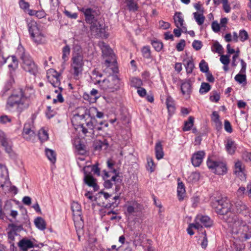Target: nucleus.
Listing matches in <instances>:
<instances>
[{"instance_id": "603ef678", "label": "nucleus", "mask_w": 251, "mask_h": 251, "mask_svg": "<svg viewBox=\"0 0 251 251\" xmlns=\"http://www.w3.org/2000/svg\"><path fill=\"white\" fill-rule=\"evenodd\" d=\"M7 59L11 60L12 62V64L8 65L9 68H12L15 69L18 67V63L16 57L12 56L11 57H8Z\"/></svg>"}, {"instance_id": "774afa93", "label": "nucleus", "mask_w": 251, "mask_h": 251, "mask_svg": "<svg viewBox=\"0 0 251 251\" xmlns=\"http://www.w3.org/2000/svg\"><path fill=\"white\" fill-rule=\"evenodd\" d=\"M192 46L196 50H198L201 48V42L200 41L195 40L193 42Z\"/></svg>"}, {"instance_id": "79ce46f5", "label": "nucleus", "mask_w": 251, "mask_h": 251, "mask_svg": "<svg viewBox=\"0 0 251 251\" xmlns=\"http://www.w3.org/2000/svg\"><path fill=\"white\" fill-rule=\"evenodd\" d=\"M127 6L130 11H136L138 9L137 4L133 0H126Z\"/></svg>"}, {"instance_id": "37998d69", "label": "nucleus", "mask_w": 251, "mask_h": 251, "mask_svg": "<svg viewBox=\"0 0 251 251\" xmlns=\"http://www.w3.org/2000/svg\"><path fill=\"white\" fill-rule=\"evenodd\" d=\"M211 89L210 85L206 82H202L201 84L199 92L201 94L206 93L208 92Z\"/></svg>"}, {"instance_id": "412c9836", "label": "nucleus", "mask_w": 251, "mask_h": 251, "mask_svg": "<svg viewBox=\"0 0 251 251\" xmlns=\"http://www.w3.org/2000/svg\"><path fill=\"white\" fill-rule=\"evenodd\" d=\"M180 179L178 178V186H177V196L179 201H182L184 199V197L185 194V189L184 187V185L182 183V182L180 181Z\"/></svg>"}, {"instance_id": "0e129e2a", "label": "nucleus", "mask_w": 251, "mask_h": 251, "mask_svg": "<svg viewBox=\"0 0 251 251\" xmlns=\"http://www.w3.org/2000/svg\"><path fill=\"white\" fill-rule=\"evenodd\" d=\"M55 114L56 112L54 111L53 109H51L50 106L48 107L47 111L46 112V115L49 119L53 117Z\"/></svg>"}, {"instance_id": "ea45409f", "label": "nucleus", "mask_w": 251, "mask_h": 251, "mask_svg": "<svg viewBox=\"0 0 251 251\" xmlns=\"http://www.w3.org/2000/svg\"><path fill=\"white\" fill-rule=\"evenodd\" d=\"M38 136L42 141H47L49 138L48 133L44 128H42L39 131Z\"/></svg>"}, {"instance_id": "052dcab7", "label": "nucleus", "mask_w": 251, "mask_h": 251, "mask_svg": "<svg viewBox=\"0 0 251 251\" xmlns=\"http://www.w3.org/2000/svg\"><path fill=\"white\" fill-rule=\"evenodd\" d=\"M76 149L79 152L80 154H84L86 152L85 150L84 149V146L80 143L75 146Z\"/></svg>"}, {"instance_id": "de8ad7c7", "label": "nucleus", "mask_w": 251, "mask_h": 251, "mask_svg": "<svg viewBox=\"0 0 251 251\" xmlns=\"http://www.w3.org/2000/svg\"><path fill=\"white\" fill-rule=\"evenodd\" d=\"M214 49H212L213 51L217 52L218 53H222L223 52V48L222 46L217 42H215L213 44Z\"/></svg>"}, {"instance_id": "f3484780", "label": "nucleus", "mask_w": 251, "mask_h": 251, "mask_svg": "<svg viewBox=\"0 0 251 251\" xmlns=\"http://www.w3.org/2000/svg\"><path fill=\"white\" fill-rule=\"evenodd\" d=\"M126 206L127 212L130 214L140 212L143 209V206L135 201L127 204Z\"/></svg>"}, {"instance_id": "f704fd0d", "label": "nucleus", "mask_w": 251, "mask_h": 251, "mask_svg": "<svg viewBox=\"0 0 251 251\" xmlns=\"http://www.w3.org/2000/svg\"><path fill=\"white\" fill-rule=\"evenodd\" d=\"M194 118L190 116L189 117L188 121L185 122L183 130L184 131L190 130L194 125Z\"/></svg>"}, {"instance_id": "13d9d810", "label": "nucleus", "mask_w": 251, "mask_h": 251, "mask_svg": "<svg viewBox=\"0 0 251 251\" xmlns=\"http://www.w3.org/2000/svg\"><path fill=\"white\" fill-rule=\"evenodd\" d=\"M220 60L224 65H228L230 62L229 56L227 55H222Z\"/></svg>"}, {"instance_id": "6ab92c4d", "label": "nucleus", "mask_w": 251, "mask_h": 251, "mask_svg": "<svg viewBox=\"0 0 251 251\" xmlns=\"http://www.w3.org/2000/svg\"><path fill=\"white\" fill-rule=\"evenodd\" d=\"M90 29L92 33L95 34L96 35H100V34L103 32V29L102 25L100 24L96 20L93 22V23L90 24Z\"/></svg>"}, {"instance_id": "7ed1b4c3", "label": "nucleus", "mask_w": 251, "mask_h": 251, "mask_svg": "<svg viewBox=\"0 0 251 251\" xmlns=\"http://www.w3.org/2000/svg\"><path fill=\"white\" fill-rule=\"evenodd\" d=\"M83 58L82 52L80 49L74 50L72 58L71 72L75 79H78L82 75L84 65Z\"/></svg>"}, {"instance_id": "1a4fd4ad", "label": "nucleus", "mask_w": 251, "mask_h": 251, "mask_svg": "<svg viewBox=\"0 0 251 251\" xmlns=\"http://www.w3.org/2000/svg\"><path fill=\"white\" fill-rule=\"evenodd\" d=\"M0 144L6 153L10 156L12 155L13 154L12 143L7 139L5 133L1 130H0Z\"/></svg>"}, {"instance_id": "680f3d73", "label": "nucleus", "mask_w": 251, "mask_h": 251, "mask_svg": "<svg viewBox=\"0 0 251 251\" xmlns=\"http://www.w3.org/2000/svg\"><path fill=\"white\" fill-rule=\"evenodd\" d=\"M203 235V237L202 238V240L201 242V246L203 249H205L208 245V240L206 237V234L205 231H204L203 233H202Z\"/></svg>"}, {"instance_id": "7c9ffc66", "label": "nucleus", "mask_w": 251, "mask_h": 251, "mask_svg": "<svg viewBox=\"0 0 251 251\" xmlns=\"http://www.w3.org/2000/svg\"><path fill=\"white\" fill-rule=\"evenodd\" d=\"M203 12H194L193 13L194 18L199 25H202L205 20V17L203 14Z\"/></svg>"}, {"instance_id": "338daca9", "label": "nucleus", "mask_w": 251, "mask_h": 251, "mask_svg": "<svg viewBox=\"0 0 251 251\" xmlns=\"http://www.w3.org/2000/svg\"><path fill=\"white\" fill-rule=\"evenodd\" d=\"M224 127L226 131L227 132L231 133L232 132V128L231 124L228 121L226 120L225 121Z\"/></svg>"}, {"instance_id": "a18cd8bd", "label": "nucleus", "mask_w": 251, "mask_h": 251, "mask_svg": "<svg viewBox=\"0 0 251 251\" xmlns=\"http://www.w3.org/2000/svg\"><path fill=\"white\" fill-rule=\"evenodd\" d=\"M85 117L84 114L80 115L79 114H75L72 118V122L74 125H77L76 122L79 119L84 120Z\"/></svg>"}, {"instance_id": "cd10ccee", "label": "nucleus", "mask_w": 251, "mask_h": 251, "mask_svg": "<svg viewBox=\"0 0 251 251\" xmlns=\"http://www.w3.org/2000/svg\"><path fill=\"white\" fill-rule=\"evenodd\" d=\"M155 151L156 158L158 160L162 158L164 156V152L161 144L160 142H158L156 144Z\"/></svg>"}, {"instance_id": "393cba45", "label": "nucleus", "mask_w": 251, "mask_h": 251, "mask_svg": "<svg viewBox=\"0 0 251 251\" xmlns=\"http://www.w3.org/2000/svg\"><path fill=\"white\" fill-rule=\"evenodd\" d=\"M226 171V165L224 163L218 162L214 170V173L220 175H223Z\"/></svg>"}, {"instance_id": "c03bdc74", "label": "nucleus", "mask_w": 251, "mask_h": 251, "mask_svg": "<svg viewBox=\"0 0 251 251\" xmlns=\"http://www.w3.org/2000/svg\"><path fill=\"white\" fill-rule=\"evenodd\" d=\"M62 59L64 60V61H66L68 59V56L69 55L70 52V48L68 46L66 45L65 46L62 50Z\"/></svg>"}, {"instance_id": "2f4dec72", "label": "nucleus", "mask_w": 251, "mask_h": 251, "mask_svg": "<svg viewBox=\"0 0 251 251\" xmlns=\"http://www.w3.org/2000/svg\"><path fill=\"white\" fill-rule=\"evenodd\" d=\"M48 78L49 81L50 82V83L51 84V85L54 88L60 86V82L59 79V76H56L54 75H48Z\"/></svg>"}, {"instance_id": "5701e85b", "label": "nucleus", "mask_w": 251, "mask_h": 251, "mask_svg": "<svg viewBox=\"0 0 251 251\" xmlns=\"http://www.w3.org/2000/svg\"><path fill=\"white\" fill-rule=\"evenodd\" d=\"M181 90L183 95L189 98L191 92V85L189 82H184L181 84Z\"/></svg>"}, {"instance_id": "9b49d317", "label": "nucleus", "mask_w": 251, "mask_h": 251, "mask_svg": "<svg viewBox=\"0 0 251 251\" xmlns=\"http://www.w3.org/2000/svg\"><path fill=\"white\" fill-rule=\"evenodd\" d=\"M74 221L77 236L80 240V237L84 234V222L81 216L74 217Z\"/></svg>"}, {"instance_id": "3c124183", "label": "nucleus", "mask_w": 251, "mask_h": 251, "mask_svg": "<svg viewBox=\"0 0 251 251\" xmlns=\"http://www.w3.org/2000/svg\"><path fill=\"white\" fill-rule=\"evenodd\" d=\"M199 67L200 70L203 73H206L208 71V66L206 62L204 60H202L200 64Z\"/></svg>"}, {"instance_id": "4468645a", "label": "nucleus", "mask_w": 251, "mask_h": 251, "mask_svg": "<svg viewBox=\"0 0 251 251\" xmlns=\"http://www.w3.org/2000/svg\"><path fill=\"white\" fill-rule=\"evenodd\" d=\"M33 127L29 124H25L23 128V135L25 139L30 140L35 136Z\"/></svg>"}, {"instance_id": "6e6552de", "label": "nucleus", "mask_w": 251, "mask_h": 251, "mask_svg": "<svg viewBox=\"0 0 251 251\" xmlns=\"http://www.w3.org/2000/svg\"><path fill=\"white\" fill-rule=\"evenodd\" d=\"M102 56L105 58V65L106 67H108L111 63L115 62V57L112 50L105 43L102 42L100 44Z\"/></svg>"}, {"instance_id": "8fccbe9b", "label": "nucleus", "mask_w": 251, "mask_h": 251, "mask_svg": "<svg viewBox=\"0 0 251 251\" xmlns=\"http://www.w3.org/2000/svg\"><path fill=\"white\" fill-rule=\"evenodd\" d=\"M193 228H194L197 229H200L199 226L198 224H196L195 223H193V224H190L189 225V227L187 228L188 233L190 235H192L194 234V232L193 231V230H192Z\"/></svg>"}, {"instance_id": "69168bd1", "label": "nucleus", "mask_w": 251, "mask_h": 251, "mask_svg": "<svg viewBox=\"0 0 251 251\" xmlns=\"http://www.w3.org/2000/svg\"><path fill=\"white\" fill-rule=\"evenodd\" d=\"M218 162L214 161L208 159L207 161V165L209 169H211L214 171Z\"/></svg>"}, {"instance_id": "f8f14e48", "label": "nucleus", "mask_w": 251, "mask_h": 251, "mask_svg": "<svg viewBox=\"0 0 251 251\" xmlns=\"http://www.w3.org/2000/svg\"><path fill=\"white\" fill-rule=\"evenodd\" d=\"M80 11L83 13L86 22L88 24H92L96 20L95 17V11L92 8L83 7Z\"/></svg>"}, {"instance_id": "20e7f679", "label": "nucleus", "mask_w": 251, "mask_h": 251, "mask_svg": "<svg viewBox=\"0 0 251 251\" xmlns=\"http://www.w3.org/2000/svg\"><path fill=\"white\" fill-rule=\"evenodd\" d=\"M95 83L98 84L102 90L107 92H114L120 89V80L116 75L109 76L102 81L96 80Z\"/></svg>"}, {"instance_id": "473e14b6", "label": "nucleus", "mask_w": 251, "mask_h": 251, "mask_svg": "<svg viewBox=\"0 0 251 251\" xmlns=\"http://www.w3.org/2000/svg\"><path fill=\"white\" fill-rule=\"evenodd\" d=\"M119 199V196H115L112 197L111 199L107 201V203L106 205V207H110L111 206L116 207L118 206V203H117V201Z\"/></svg>"}, {"instance_id": "f257e3e1", "label": "nucleus", "mask_w": 251, "mask_h": 251, "mask_svg": "<svg viewBox=\"0 0 251 251\" xmlns=\"http://www.w3.org/2000/svg\"><path fill=\"white\" fill-rule=\"evenodd\" d=\"M223 219L227 223L232 233H240L246 239L248 238L247 232L249 230V226L246 225L245 222L240 220L234 213H230L229 216L224 217Z\"/></svg>"}, {"instance_id": "58836bf2", "label": "nucleus", "mask_w": 251, "mask_h": 251, "mask_svg": "<svg viewBox=\"0 0 251 251\" xmlns=\"http://www.w3.org/2000/svg\"><path fill=\"white\" fill-rule=\"evenodd\" d=\"M112 180L113 181L114 184L115 186V191L116 192L119 191L120 188V184H121L122 180L119 178L118 176H112Z\"/></svg>"}, {"instance_id": "a19ab883", "label": "nucleus", "mask_w": 251, "mask_h": 251, "mask_svg": "<svg viewBox=\"0 0 251 251\" xmlns=\"http://www.w3.org/2000/svg\"><path fill=\"white\" fill-rule=\"evenodd\" d=\"M244 169V166L242 163L240 161H237L235 164V173L243 174V170Z\"/></svg>"}, {"instance_id": "4be33fe9", "label": "nucleus", "mask_w": 251, "mask_h": 251, "mask_svg": "<svg viewBox=\"0 0 251 251\" xmlns=\"http://www.w3.org/2000/svg\"><path fill=\"white\" fill-rule=\"evenodd\" d=\"M71 208L73 217L81 216V207L78 202L74 201L72 203Z\"/></svg>"}, {"instance_id": "4d7b16f0", "label": "nucleus", "mask_w": 251, "mask_h": 251, "mask_svg": "<svg viewBox=\"0 0 251 251\" xmlns=\"http://www.w3.org/2000/svg\"><path fill=\"white\" fill-rule=\"evenodd\" d=\"M239 37L241 41H245L248 38V34L247 32L244 30H241L239 33Z\"/></svg>"}, {"instance_id": "4c0bfd02", "label": "nucleus", "mask_w": 251, "mask_h": 251, "mask_svg": "<svg viewBox=\"0 0 251 251\" xmlns=\"http://www.w3.org/2000/svg\"><path fill=\"white\" fill-rule=\"evenodd\" d=\"M186 64L185 65L186 72L188 74L192 73L195 67L194 64L192 60H186Z\"/></svg>"}, {"instance_id": "e433bc0d", "label": "nucleus", "mask_w": 251, "mask_h": 251, "mask_svg": "<svg viewBox=\"0 0 251 251\" xmlns=\"http://www.w3.org/2000/svg\"><path fill=\"white\" fill-rule=\"evenodd\" d=\"M108 146V143L107 140H104L103 142L99 141L96 142L95 148L96 150H105Z\"/></svg>"}, {"instance_id": "72a5a7b5", "label": "nucleus", "mask_w": 251, "mask_h": 251, "mask_svg": "<svg viewBox=\"0 0 251 251\" xmlns=\"http://www.w3.org/2000/svg\"><path fill=\"white\" fill-rule=\"evenodd\" d=\"M46 154L48 158L52 163L56 161V154L54 151L50 149H46Z\"/></svg>"}, {"instance_id": "864d4df0", "label": "nucleus", "mask_w": 251, "mask_h": 251, "mask_svg": "<svg viewBox=\"0 0 251 251\" xmlns=\"http://www.w3.org/2000/svg\"><path fill=\"white\" fill-rule=\"evenodd\" d=\"M142 52L144 57L149 58L151 56V50L149 47H144L142 50Z\"/></svg>"}, {"instance_id": "f03ea898", "label": "nucleus", "mask_w": 251, "mask_h": 251, "mask_svg": "<svg viewBox=\"0 0 251 251\" xmlns=\"http://www.w3.org/2000/svg\"><path fill=\"white\" fill-rule=\"evenodd\" d=\"M7 105L11 107L16 106L17 111L21 113L28 107L29 100L22 89H18L8 98Z\"/></svg>"}, {"instance_id": "e2e57ef3", "label": "nucleus", "mask_w": 251, "mask_h": 251, "mask_svg": "<svg viewBox=\"0 0 251 251\" xmlns=\"http://www.w3.org/2000/svg\"><path fill=\"white\" fill-rule=\"evenodd\" d=\"M185 46V41L184 40H181L180 42L176 45V48L179 51H182Z\"/></svg>"}, {"instance_id": "a878e982", "label": "nucleus", "mask_w": 251, "mask_h": 251, "mask_svg": "<svg viewBox=\"0 0 251 251\" xmlns=\"http://www.w3.org/2000/svg\"><path fill=\"white\" fill-rule=\"evenodd\" d=\"M34 224L40 230H44L46 228V223L42 217H39L36 218L34 220Z\"/></svg>"}, {"instance_id": "bb28decb", "label": "nucleus", "mask_w": 251, "mask_h": 251, "mask_svg": "<svg viewBox=\"0 0 251 251\" xmlns=\"http://www.w3.org/2000/svg\"><path fill=\"white\" fill-rule=\"evenodd\" d=\"M226 151L230 154L234 153L236 149V145L234 141L231 139H227L226 145Z\"/></svg>"}, {"instance_id": "2eb2a0df", "label": "nucleus", "mask_w": 251, "mask_h": 251, "mask_svg": "<svg viewBox=\"0 0 251 251\" xmlns=\"http://www.w3.org/2000/svg\"><path fill=\"white\" fill-rule=\"evenodd\" d=\"M204 155L205 153L203 151H198L194 153L191 158V162L193 166L199 167L201 164Z\"/></svg>"}, {"instance_id": "5fc2aeb1", "label": "nucleus", "mask_w": 251, "mask_h": 251, "mask_svg": "<svg viewBox=\"0 0 251 251\" xmlns=\"http://www.w3.org/2000/svg\"><path fill=\"white\" fill-rule=\"evenodd\" d=\"M152 45L155 50L157 51H160L163 48V44L161 42L154 41L152 42Z\"/></svg>"}, {"instance_id": "49530a36", "label": "nucleus", "mask_w": 251, "mask_h": 251, "mask_svg": "<svg viewBox=\"0 0 251 251\" xmlns=\"http://www.w3.org/2000/svg\"><path fill=\"white\" fill-rule=\"evenodd\" d=\"M131 84L133 87L139 88L142 84V81L139 78L133 77L131 80Z\"/></svg>"}, {"instance_id": "ddd939ff", "label": "nucleus", "mask_w": 251, "mask_h": 251, "mask_svg": "<svg viewBox=\"0 0 251 251\" xmlns=\"http://www.w3.org/2000/svg\"><path fill=\"white\" fill-rule=\"evenodd\" d=\"M89 167L90 166H85L83 169L84 173L85 174L84 181L85 183L89 186L94 188V190H96L98 189V186L96 183V179H95L92 175L87 174L86 171V169L87 168H89Z\"/></svg>"}, {"instance_id": "bf43d9fd", "label": "nucleus", "mask_w": 251, "mask_h": 251, "mask_svg": "<svg viewBox=\"0 0 251 251\" xmlns=\"http://www.w3.org/2000/svg\"><path fill=\"white\" fill-rule=\"evenodd\" d=\"M148 169L152 172L154 169V164L153 160L151 158H148Z\"/></svg>"}, {"instance_id": "6e6d98bb", "label": "nucleus", "mask_w": 251, "mask_h": 251, "mask_svg": "<svg viewBox=\"0 0 251 251\" xmlns=\"http://www.w3.org/2000/svg\"><path fill=\"white\" fill-rule=\"evenodd\" d=\"M220 95L217 92L213 91L209 99L213 102H218L220 100Z\"/></svg>"}, {"instance_id": "dca6fc26", "label": "nucleus", "mask_w": 251, "mask_h": 251, "mask_svg": "<svg viewBox=\"0 0 251 251\" xmlns=\"http://www.w3.org/2000/svg\"><path fill=\"white\" fill-rule=\"evenodd\" d=\"M8 180V173L6 167L0 164V187H3Z\"/></svg>"}, {"instance_id": "c9c22d12", "label": "nucleus", "mask_w": 251, "mask_h": 251, "mask_svg": "<svg viewBox=\"0 0 251 251\" xmlns=\"http://www.w3.org/2000/svg\"><path fill=\"white\" fill-rule=\"evenodd\" d=\"M200 175L198 172H192L188 177L187 180L189 182L194 183L197 182L200 179Z\"/></svg>"}, {"instance_id": "c85d7f7f", "label": "nucleus", "mask_w": 251, "mask_h": 251, "mask_svg": "<svg viewBox=\"0 0 251 251\" xmlns=\"http://www.w3.org/2000/svg\"><path fill=\"white\" fill-rule=\"evenodd\" d=\"M53 91L55 94H57L56 99H53V102L55 103L56 101L63 102L64 101V99L61 95L62 88L60 87V86H59L54 88V90Z\"/></svg>"}, {"instance_id": "39448f33", "label": "nucleus", "mask_w": 251, "mask_h": 251, "mask_svg": "<svg viewBox=\"0 0 251 251\" xmlns=\"http://www.w3.org/2000/svg\"><path fill=\"white\" fill-rule=\"evenodd\" d=\"M211 205L215 212L218 214L223 215V217L229 216V214L231 213L230 210L232 205L229 200L226 198L213 200Z\"/></svg>"}, {"instance_id": "09e8293b", "label": "nucleus", "mask_w": 251, "mask_h": 251, "mask_svg": "<svg viewBox=\"0 0 251 251\" xmlns=\"http://www.w3.org/2000/svg\"><path fill=\"white\" fill-rule=\"evenodd\" d=\"M235 80L239 83H242L246 80V75L244 74H239L235 76Z\"/></svg>"}, {"instance_id": "423d86ee", "label": "nucleus", "mask_w": 251, "mask_h": 251, "mask_svg": "<svg viewBox=\"0 0 251 251\" xmlns=\"http://www.w3.org/2000/svg\"><path fill=\"white\" fill-rule=\"evenodd\" d=\"M28 26L31 37L35 43L43 44L45 42V36L40 25L34 21H31L28 23Z\"/></svg>"}, {"instance_id": "c756f323", "label": "nucleus", "mask_w": 251, "mask_h": 251, "mask_svg": "<svg viewBox=\"0 0 251 251\" xmlns=\"http://www.w3.org/2000/svg\"><path fill=\"white\" fill-rule=\"evenodd\" d=\"M235 208L237 212L243 213L248 210L247 206L241 201H237L235 203Z\"/></svg>"}, {"instance_id": "0eeeda50", "label": "nucleus", "mask_w": 251, "mask_h": 251, "mask_svg": "<svg viewBox=\"0 0 251 251\" xmlns=\"http://www.w3.org/2000/svg\"><path fill=\"white\" fill-rule=\"evenodd\" d=\"M20 59L22 68L25 71L35 75L38 73V68L29 55L23 53Z\"/></svg>"}, {"instance_id": "aec40b11", "label": "nucleus", "mask_w": 251, "mask_h": 251, "mask_svg": "<svg viewBox=\"0 0 251 251\" xmlns=\"http://www.w3.org/2000/svg\"><path fill=\"white\" fill-rule=\"evenodd\" d=\"M174 20L175 25L177 28L182 27L184 29H186L185 27L183 26L184 20L181 12H176L174 16Z\"/></svg>"}, {"instance_id": "9d476101", "label": "nucleus", "mask_w": 251, "mask_h": 251, "mask_svg": "<svg viewBox=\"0 0 251 251\" xmlns=\"http://www.w3.org/2000/svg\"><path fill=\"white\" fill-rule=\"evenodd\" d=\"M195 222L196 224H198L200 229L202 227V226L206 227H210L213 224V222L209 217L201 215H198L196 217Z\"/></svg>"}, {"instance_id": "a211bd4d", "label": "nucleus", "mask_w": 251, "mask_h": 251, "mask_svg": "<svg viewBox=\"0 0 251 251\" xmlns=\"http://www.w3.org/2000/svg\"><path fill=\"white\" fill-rule=\"evenodd\" d=\"M18 245L23 251H26L28 249L33 247V244L31 240L25 238L20 241Z\"/></svg>"}, {"instance_id": "b1692460", "label": "nucleus", "mask_w": 251, "mask_h": 251, "mask_svg": "<svg viewBox=\"0 0 251 251\" xmlns=\"http://www.w3.org/2000/svg\"><path fill=\"white\" fill-rule=\"evenodd\" d=\"M166 103L169 114H171L174 113L175 110V106L173 98L170 96H168L166 99Z\"/></svg>"}]
</instances>
